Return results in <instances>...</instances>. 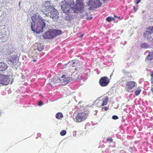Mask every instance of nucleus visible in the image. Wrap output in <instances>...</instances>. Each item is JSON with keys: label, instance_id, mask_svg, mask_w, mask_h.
I'll list each match as a JSON object with an SVG mask.
<instances>
[{"label": "nucleus", "instance_id": "1", "mask_svg": "<svg viewBox=\"0 0 153 153\" xmlns=\"http://www.w3.org/2000/svg\"><path fill=\"white\" fill-rule=\"evenodd\" d=\"M42 11L43 14L48 17H50L54 21H56L59 18V13L57 10L51 4L49 1L45 2L42 7Z\"/></svg>", "mask_w": 153, "mask_h": 153}, {"label": "nucleus", "instance_id": "2", "mask_svg": "<svg viewBox=\"0 0 153 153\" xmlns=\"http://www.w3.org/2000/svg\"><path fill=\"white\" fill-rule=\"evenodd\" d=\"M33 22L31 23V28L32 30L36 33L40 34L43 31H46L48 27L45 26V24L42 19V18L40 16H36L35 21L32 20Z\"/></svg>", "mask_w": 153, "mask_h": 153}, {"label": "nucleus", "instance_id": "25", "mask_svg": "<svg viewBox=\"0 0 153 153\" xmlns=\"http://www.w3.org/2000/svg\"><path fill=\"white\" fill-rule=\"evenodd\" d=\"M149 47V45L146 43H143L141 45V47L142 48H146Z\"/></svg>", "mask_w": 153, "mask_h": 153}, {"label": "nucleus", "instance_id": "33", "mask_svg": "<svg viewBox=\"0 0 153 153\" xmlns=\"http://www.w3.org/2000/svg\"><path fill=\"white\" fill-rule=\"evenodd\" d=\"M108 140L110 141L111 142H112V140H113L112 139V138H108Z\"/></svg>", "mask_w": 153, "mask_h": 153}, {"label": "nucleus", "instance_id": "13", "mask_svg": "<svg viewBox=\"0 0 153 153\" xmlns=\"http://www.w3.org/2000/svg\"><path fill=\"white\" fill-rule=\"evenodd\" d=\"M151 34V32H149L147 30L144 33L143 36L144 38L146 39L148 41H151L152 37Z\"/></svg>", "mask_w": 153, "mask_h": 153}, {"label": "nucleus", "instance_id": "7", "mask_svg": "<svg viewBox=\"0 0 153 153\" xmlns=\"http://www.w3.org/2000/svg\"><path fill=\"white\" fill-rule=\"evenodd\" d=\"M88 114L85 113H79L74 119V121L78 123H79L85 120L87 117Z\"/></svg>", "mask_w": 153, "mask_h": 153}, {"label": "nucleus", "instance_id": "38", "mask_svg": "<svg viewBox=\"0 0 153 153\" xmlns=\"http://www.w3.org/2000/svg\"><path fill=\"white\" fill-rule=\"evenodd\" d=\"M151 91H152V92H153V88L152 87L151 89Z\"/></svg>", "mask_w": 153, "mask_h": 153}, {"label": "nucleus", "instance_id": "18", "mask_svg": "<svg viewBox=\"0 0 153 153\" xmlns=\"http://www.w3.org/2000/svg\"><path fill=\"white\" fill-rule=\"evenodd\" d=\"M108 98L107 97H106L103 98V103L101 105L102 106H103L106 105L108 102Z\"/></svg>", "mask_w": 153, "mask_h": 153}, {"label": "nucleus", "instance_id": "46", "mask_svg": "<svg viewBox=\"0 0 153 153\" xmlns=\"http://www.w3.org/2000/svg\"><path fill=\"white\" fill-rule=\"evenodd\" d=\"M12 82H11V84H12Z\"/></svg>", "mask_w": 153, "mask_h": 153}, {"label": "nucleus", "instance_id": "31", "mask_svg": "<svg viewBox=\"0 0 153 153\" xmlns=\"http://www.w3.org/2000/svg\"><path fill=\"white\" fill-rule=\"evenodd\" d=\"M127 78H128L127 77V76H126V77H123L122 78V79H123L122 80V81H125V80H126L127 79Z\"/></svg>", "mask_w": 153, "mask_h": 153}, {"label": "nucleus", "instance_id": "19", "mask_svg": "<svg viewBox=\"0 0 153 153\" xmlns=\"http://www.w3.org/2000/svg\"><path fill=\"white\" fill-rule=\"evenodd\" d=\"M44 49V46L40 44H39L37 46V49L39 51H41Z\"/></svg>", "mask_w": 153, "mask_h": 153}, {"label": "nucleus", "instance_id": "37", "mask_svg": "<svg viewBox=\"0 0 153 153\" xmlns=\"http://www.w3.org/2000/svg\"><path fill=\"white\" fill-rule=\"evenodd\" d=\"M114 17H115V18H118V19H119V18H120V17H118L117 16H115Z\"/></svg>", "mask_w": 153, "mask_h": 153}, {"label": "nucleus", "instance_id": "5", "mask_svg": "<svg viewBox=\"0 0 153 153\" xmlns=\"http://www.w3.org/2000/svg\"><path fill=\"white\" fill-rule=\"evenodd\" d=\"M17 56V54L15 53H13V55L10 56L8 58V63L10 66H13L16 64V62L18 59V57Z\"/></svg>", "mask_w": 153, "mask_h": 153}, {"label": "nucleus", "instance_id": "27", "mask_svg": "<svg viewBox=\"0 0 153 153\" xmlns=\"http://www.w3.org/2000/svg\"><path fill=\"white\" fill-rule=\"evenodd\" d=\"M66 131L65 130H63L60 132V134L62 136H64L66 134Z\"/></svg>", "mask_w": 153, "mask_h": 153}, {"label": "nucleus", "instance_id": "35", "mask_svg": "<svg viewBox=\"0 0 153 153\" xmlns=\"http://www.w3.org/2000/svg\"><path fill=\"white\" fill-rule=\"evenodd\" d=\"M83 35L82 34L81 35L79 36V37L81 38H82L83 37Z\"/></svg>", "mask_w": 153, "mask_h": 153}, {"label": "nucleus", "instance_id": "42", "mask_svg": "<svg viewBox=\"0 0 153 153\" xmlns=\"http://www.w3.org/2000/svg\"><path fill=\"white\" fill-rule=\"evenodd\" d=\"M104 1H105L106 0H103Z\"/></svg>", "mask_w": 153, "mask_h": 153}, {"label": "nucleus", "instance_id": "45", "mask_svg": "<svg viewBox=\"0 0 153 153\" xmlns=\"http://www.w3.org/2000/svg\"><path fill=\"white\" fill-rule=\"evenodd\" d=\"M36 61V60H33V61L35 62Z\"/></svg>", "mask_w": 153, "mask_h": 153}, {"label": "nucleus", "instance_id": "34", "mask_svg": "<svg viewBox=\"0 0 153 153\" xmlns=\"http://www.w3.org/2000/svg\"><path fill=\"white\" fill-rule=\"evenodd\" d=\"M133 8H134V11L136 12L137 11V8L135 7H134Z\"/></svg>", "mask_w": 153, "mask_h": 153}, {"label": "nucleus", "instance_id": "29", "mask_svg": "<svg viewBox=\"0 0 153 153\" xmlns=\"http://www.w3.org/2000/svg\"><path fill=\"white\" fill-rule=\"evenodd\" d=\"M83 0H76V3H80V4H83Z\"/></svg>", "mask_w": 153, "mask_h": 153}, {"label": "nucleus", "instance_id": "28", "mask_svg": "<svg viewBox=\"0 0 153 153\" xmlns=\"http://www.w3.org/2000/svg\"><path fill=\"white\" fill-rule=\"evenodd\" d=\"M151 76L152 77V78L151 79V83L152 84H153V71L151 72Z\"/></svg>", "mask_w": 153, "mask_h": 153}, {"label": "nucleus", "instance_id": "44", "mask_svg": "<svg viewBox=\"0 0 153 153\" xmlns=\"http://www.w3.org/2000/svg\"><path fill=\"white\" fill-rule=\"evenodd\" d=\"M1 112H0V115H1Z\"/></svg>", "mask_w": 153, "mask_h": 153}, {"label": "nucleus", "instance_id": "32", "mask_svg": "<svg viewBox=\"0 0 153 153\" xmlns=\"http://www.w3.org/2000/svg\"><path fill=\"white\" fill-rule=\"evenodd\" d=\"M42 102L41 101H39L38 103V105L39 106H41L42 105Z\"/></svg>", "mask_w": 153, "mask_h": 153}, {"label": "nucleus", "instance_id": "17", "mask_svg": "<svg viewBox=\"0 0 153 153\" xmlns=\"http://www.w3.org/2000/svg\"><path fill=\"white\" fill-rule=\"evenodd\" d=\"M6 32L4 30L0 31V38L5 37L7 36Z\"/></svg>", "mask_w": 153, "mask_h": 153}, {"label": "nucleus", "instance_id": "39", "mask_svg": "<svg viewBox=\"0 0 153 153\" xmlns=\"http://www.w3.org/2000/svg\"><path fill=\"white\" fill-rule=\"evenodd\" d=\"M140 1H137L136 2V4H138L140 2Z\"/></svg>", "mask_w": 153, "mask_h": 153}, {"label": "nucleus", "instance_id": "8", "mask_svg": "<svg viewBox=\"0 0 153 153\" xmlns=\"http://www.w3.org/2000/svg\"><path fill=\"white\" fill-rule=\"evenodd\" d=\"M10 78L8 76L3 74L0 75V84L7 85L10 82Z\"/></svg>", "mask_w": 153, "mask_h": 153}, {"label": "nucleus", "instance_id": "3", "mask_svg": "<svg viewBox=\"0 0 153 153\" xmlns=\"http://www.w3.org/2000/svg\"><path fill=\"white\" fill-rule=\"evenodd\" d=\"M64 13H73L72 7L74 6V0H64L60 3Z\"/></svg>", "mask_w": 153, "mask_h": 153}, {"label": "nucleus", "instance_id": "16", "mask_svg": "<svg viewBox=\"0 0 153 153\" xmlns=\"http://www.w3.org/2000/svg\"><path fill=\"white\" fill-rule=\"evenodd\" d=\"M153 59V52H150L149 54L146 57V60H151Z\"/></svg>", "mask_w": 153, "mask_h": 153}, {"label": "nucleus", "instance_id": "20", "mask_svg": "<svg viewBox=\"0 0 153 153\" xmlns=\"http://www.w3.org/2000/svg\"><path fill=\"white\" fill-rule=\"evenodd\" d=\"M63 115L61 113H57L56 115V118L58 119H60L63 117Z\"/></svg>", "mask_w": 153, "mask_h": 153}, {"label": "nucleus", "instance_id": "12", "mask_svg": "<svg viewBox=\"0 0 153 153\" xmlns=\"http://www.w3.org/2000/svg\"><path fill=\"white\" fill-rule=\"evenodd\" d=\"M83 8V4L76 3V6L74 4V6L72 7L73 13H77L78 11H81Z\"/></svg>", "mask_w": 153, "mask_h": 153}, {"label": "nucleus", "instance_id": "40", "mask_svg": "<svg viewBox=\"0 0 153 153\" xmlns=\"http://www.w3.org/2000/svg\"><path fill=\"white\" fill-rule=\"evenodd\" d=\"M20 2H19V5H20Z\"/></svg>", "mask_w": 153, "mask_h": 153}, {"label": "nucleus", "instance_id": "6", "mask_svg": "<svg viewBox=\"0 0 153 153\" xmlns=\"http://www.w3.org/2000/svg\"><path fill=\"white\" fill-rule=\"evenodd\" d=\"M67 75H63L61 77H58L57 81L59 82L63 85H65L71 81V78L67 77Z\"/></svg>", "mask_w": 153, "mask_h": 153}, {"label": "nucleus", "instance_id": "9", "mask_svg": "<svg viewBox=\"0 0 153 153\" xmlns=\"http://www.w3.org/2000/svg\"><path fill=\"white\" fill-rule=\"evenodd\" d=\"M136 83L134 81H127L126 84V89L128 92H131V90L135 86Z\"/></svg>", "mask_w": 153, "mask_h": 153}, {"label": "nucleus", "instance_id": "41", "mask_svg": "<svg viewBox=\"0 0 153 153\" xmlns=\"http://www.w3.org/2000/svg\"><path fill=\"white\" fill-rule=\"evenodd\" d=\"M92 17H90V19H92Z\"/></svg>", "mask_w": 153, "mask_h": 153}, {"label": "nucleus", "instance_id": "10", "mask_svg": "<svg viewBox=\"0 0 153 153\" xmlns=\"http://www.w3.org/2000/svg\"><path fill=\"white\" fill-rule=\"evenodd\" d=\"M88 4L93 8H97L101 6V4L99 0H89Z\"/></svg>", "mask_w": 153, "mask_h": 153}, {"label": "nucleus", "instance_id": "22", "mask_svg": "<svg viewBox=\"0 0 153 153\" xmlns=\"http://www.w3.org/2000/svg\"><path fill=\"white\" fill-rule=\"evenodd\" d=\"M115 19L114 18L111 17H108L106 18V20L109 22H110L111 20H114Z\"/></svg>", "mask_w": 153, "mask_h": 153}, {"label": "nucleus", "instance_id": "15", "mask_svg": "<svg viewBox=\"0 0 153 153\" xmlns=\"http://www.w3.org/2000/svg\"><path fill=\"white\" fill-rule=\"evenodd\" d=\"M14 50L13 49V46H9L8 47L7 50V53L9 55L12 54L13 53H16L14 51Z\"/></svg>", "mask_w": 153, "mask_h": 153}, {"label": "nucleus", "instance_id": "24", "mask_svg": "<svg viewBox=\"0 0 153 153\" xmlns=\"http://www.w3.org/2000/svg\"><path fill=\"white\" fill-rule=\"evenodd\" d=\"M141 91V90L140 89L136 90L134 92V94L136 96H138L139 94Z\"/></svg>", "mask_w": 153, "mask_h": 153}, {"label": "nucleus", "instance_id": "23", "mask_svg": "<svg viewBox=\"0 0 153 153\" xmlns=\"http://www.w3.org/2000/svg\"><path fill=\"white\" fill-rule=\"evenodd\" d=\"M147 30L149 32H151V33H153V26L149 27L147 28Z\"/></svg>", "mask_w": 153, "mask_h": 153}, {"label": "nucleus", "instance_id": "36", "mask_svg": "<svg viewBox=\"0 0 153 153\" xmlns=\"http://www.w3.org/2000/svg\"><path fill=\"white\" fill-rule=\"evenodd\" d=\"M108 109V107H106L105 108V110H107Z\"/></svg>", "mask_w": 153, "mask_h": 153}, {"label": "nucleus", "instance_id": "26", "mask_svg": "<svg viewBox=\"0 0 153 153\" xmlns=\"http://www.w3.org/2000/svg\"><path fill=\"white\" fill-rule=\"evenodd\" d=\"M80 62L78 61H76L75 62H73V64L72 65V67H74L76 65H74L76 64V65L78 64V65H79L80 64L79 63Z\"/></svg>", "mask_w": 153, "mask_h": 153}, {"label": "nucleus", "instance_id": "4", "mask_svg": "<svg viewBox=\"0 0 153 153\" xmlns=\"http://www.w3.org/2000/svg\"><path fill=\"white\" fill-rule=\"evenodd\" d=\"M61 34V31L60 30H49L43 34V36L45 39H50Z\"/></svg>", "mask_w": 153, "mask_h": 153}, {"label": "nucleus", "instance_id": "21", "mask_svg": "<svg viewBox=\"0 0 153 153\" xmlns=\"http://www.w3.org/2000/svg\"><path fill=\"white\" fill-rule=\"evenodd\" d=\"M74 76H71L72 78L71 79V80H76L77 79H79V76L77 74L75 75H74Z\"/></svg>", "mask_w": 153, "mask_h": 153}, {"label": "nucleus", "instance_id": "30", "mask_svg": "<svg viewBox=\"0 0 153 153\" xmlns=\"http://www.w3.org/2000/svg\"><path fill=\"white\" fill-rule=\"evenodd\" d=\"M112 118L114 120H117L118 118V117L116 115H114L112 117Z\"/></svg>", "mask_w": 153, "mask_h": 153}, {"label": "nucleus", "instance_id": "14", "mask_svg": "<svg viewBox=\"0 0 153 153\" xmlns=\"http://www.w3.org/2000/svg\"><path fill=\"white\" fill-rule=\"evenodd\" d=\"M7 64L2 62H0V71H5L7 68Z\"/></svg>", "mask_w": 153, "mask_h": 153}, {"label": "nucleus", "instance_id": "11", "mask_svg": "<svg viewBox=\"0 0 153 153\" xmlns=\"http://www.w3.org/2000/svg\"><path fill=\"white\" fill-rule=\"evenodd\" d=\"M109 82L108 78L104 76L101 77L100 79L99 83L100 85L102 87L106 86L108 85Z\"/></svg>", "mask_w": 153, "mask_h": 153}, {"label": "nucleus", "instance_id": "43", "mask_svg": "<svg viewBox=\"0 0 153 153\" xmlns=\"http://www.w3.org/2000/svg\"><path fill=\"white\" fill-rule=\"evenodd\" d=\"M55 79V78H53V79L54 80V79Z\"/></svg>", "mask_w": 153, "mask_h": 153}]
</instances>
